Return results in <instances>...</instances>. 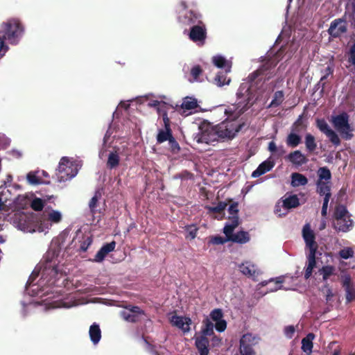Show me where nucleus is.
<instances>
[{"instance_id": "1", "label": "nucleus", "mask_w": 355, "mask_h": 355, "mask_svg": "<svg viewBox=\"0 0 355 355\" xmlns=\"http://www.w3.org/2000/svg\"><path fill=\"white\" fill-rule=\"evenodd\" d=\"M60 252V243L53 240L27 282L26 291L28 294L40 300L30 302L28 306L41 304L45 311H49L69 309L78 304L75 295L69 292L72 284L68 280L61 263Z\"/></svg>"}, {"instance_id": "2", "label": "nucleus", "mask_w": 355, "mask_h": 355, "mask_svg": "<svg viewBox=\"0 0 355 355\" xmlns=\"http://www.w3.org/2000/svg\"><path fill=\"white\" fill-rule=\"evenodd\" d=\"M284 50L280 49L273 58L257 71L250 73L240 85L236 92V103L225 110V121L215 125L218 139H232L241 129L242 125L236 121L255 102L266 103L276 87L274 67L284 58Z\"/></svg>"}, {"instance_id": "3", "label": "nucleus", "mask_w": 355, "mask_h": 355, "mask_svg": "<svg viewBox=\"0 0 355 355\" xmlns=\"http://www.w3.org/2000/svg\"><path fill=\"white\" fill-rule=\"evenodd\" d=\"M302 237L306 248L309 250V252L306 254L307 262L305 266L304 272V278L307 279L311 276L313 270L316 266L315 257L318 245L315 241V234L309 224H306L303 227Z\"/></svg>"}, {"instance_id": "4", "label": "nucleus", "mask_w": 355, "mask_h": 355, "mask_svg": "<svg viewBox=\"0 0 355 355\" xmlns=\"http://www.w3.org/2000/svg\"><path fill=\"white\" fill-rule=\"evenodd\" d=\"M1 28L4 34L3 37L9 44L12 45L17 44L21 40L25 28L19 18H10L3 21L1 25Z\"/></svg>"}, {"instance_id": "5", "label": "nucleus", "mask_w": 355, "mask_h": 355, "mask_svg": "<svg viewBox=\"0 0 355 355\" xmlns=\"http://www.w3.org/2000/svg\"><path fill=\"white\" fill-rule=\"evenodd\" d=\"M80 167L81 164L77 159L73 157H62L57 168L58 181L59 182L70 181L77 175Z\"/></svg>"}, {"instance_id": "6", "label": "nucleus", "mask_w": 355, "mask_h": 355, "mask_svg": "<svg viewBox=\"0 0 355 355\" xmlns=\"http://www.w3.org/2000/svg\"><path fill=\"white\" fill-rule=\"evenodd\" d=\"M137 101L139 103H146L148 107L155 108L162 118L164 114H167L168 109L173 108L171 99L164 95L155 96L153 94H148L137 97Z\"/></svg>"}, {"instance_id": "7", "label": "nucleus", "mask_w": 355, "mask_h": 355, "mask_svg": "<svg viewBox=\"0 0 355 355\" xmlns=\"http://www.w3.org/2000/svg\"><path fill=\"white\" fill-rule=\"evenodd\" d=\"M354 223L347 208L338 205L334 213V227L339 232H347L352 230Z\"/></svg>"}, {"instance_id": "8", "label": "nucleus", "mask_w": 355, "mask_h": 355, "mask_svg": "<svg viewBox=\"0 0 355 355\" xmlns=\"http://www.w3.org/2000/svg\"><path fill=\"white\" fill-rule=\"evenodd\" d=\"M62 219V214L58 210L46 209L44 213L37 218V232L45 234L49 232L53 224H58Z\"/></svg>"}, {"instance_id": "9", "label": "nucleus", "mask_w": 355, "mask_h": 355, "mask_svg": "<svg viewBox=\"0 0 355 355\" xmlns=\"http://www.w3.org/2000/svg\"><path fill=\"white\" fill-rule=\"evenodd\" d=\"M178 20L184 26H192L199 24L201 15L192 10H188V3L185 0H181L177 5Z\"/></svg>"}, {"instance_id": "10", "label": "nucleus", "mask_w": 355, "mask_h": 355, "mask_svg": "<svg viewBox=\"0 0 355 355\" xmlns=\"http://www.w3.org/2000/svg\"><path fill=\"white\" fill-rule=\"evenodd\" d=\"M14 226L19 230L25 233H34L37 232V218L31 214L17 213L13 219Z\"/></svg>"}, {"instance_id": "11", "label": "nucleus", "mask_w": 355, "mask_h": 355, "mask_svg": "<svg viewBox=\"0 0 355 355\" xmlns=\"http://www.w3.org/2000/svg\"><path fill=\"white\" fill-rule=\"evenodd\" d=\"M335 129L346 139H350L353 135V129L349 123V116L347 113L343 112L340 114L332 116L331 120Z\"/></svg>"}, {"instance_id": "12", "label": "nucleus", "mask_w": 355, "mask_h": 355, "mask_svg": "<svg viewBox=\"0 0 355 355\" xmlns=\"http://www.w3.org/2000/svg\"><path fill=\"white\" fill-rule=\"evenodd\" d=\"M318 180L316 182L317 192L320 196L331 197L330 180L331 174L327 167H321L318 171Z\"/></svg>"}, {"instance_id": "13", "label": "nucleus", "mask_w": 355, "mask_h": 355, "mask_svg": "<svg viewBox=\"0 0 355 355\" xmlns=\"http://www.w3.org/2000/svg\"><path fill=\"white\" fill-rule=\"evenodd\" d=\"M260 341V337L257 334L247 333L241 338L239 351L241 355H255L253 347Z\"/></svg>"}, {"instance_id": "14", "label": "nucleus", "mask_w": 355, "mask_h": 355, "mask_svg": "<svg viewBox=\"0 0 355 355\" xmlns=\"http://www.w3.org/2000/svg\"><path fill=\"white\" fill-rule=\"evenodd\" d=\"M189 39L198 45H203L207 37V29L205 25L200 21L199 24L191 26L189 33Z\"/></svg>"}, {"instance_id": "15", "label": "nucleus", "mask_w": 355, "mask_h": 355, "mask_svg": "<svg viewBox=\"0 0 355 355\" xmlns=\"http://www.w3.org/2000/svg\"><path fill=\"white\" fill-rule=\"evenodd\" d=\"M194 140L198 144H211L218 140L216 126H207L205 130H201L194 137Z\"/></svg>"}, {"instance_id": "16", "label": "nucleus", "mask_w": 355, "mask_h": 355, "mask_svg": "<svg viewBox=\"0 0 355 355\" xmlns=\"http://www.w3.org/2000/svg\"><path fill=\"white\" fill-rule=\"evenodd\" d=\"M145 315L143 310L139 306H127L120 312V315L126 322H136L142 319Z\"/></svg>"}, {"instance_id": "17", "label": "nucleus", "mask_w": 355, "mask_h": 355, "mask_svg": "<svg viewBox=\"0 0 355 355\" xmlns=\"http://www.w3.org/2000/svg\"><path fill=\"white\" fill-rule=\"evenodd\" d=\"M291 3L292 0H288ZM321 0H297L299 6L298 15L302 18H309L312 16L313 11L316 9L318 3Z\"/></svg>"}, {"instance_id": "18", "label": "nucleus", "mask_w": 355, "mask_h": 355, "mask_svg": "<svg viewBox=\"0 0 355 355\" xmlns=\"http://www.w3.org/2000/svg\"><path fill=\"white\" fill-rule=\"evenodd\" d=\"M169 321L173 327L181 330L183 334H187L190 331L192 324L191 319L189 317L172 314L169 317Z\"/></svg>"}, {"instance_id": "19", "label": "nucleus", "mask_w": 355, "mask_h": 355, "mask_svg": "<svg viewBox=\"0 0 355 355\" xmlns=\"http://www.w3.org/2000/svg\"><path fill=\"white\" fill-rule=\"evenodd\" d=\"M239 271L245 276L255 280L261 274L258 266L250 261H245L239 265Z\"/></svg>"}, {"instance_id": "20", "label": "nucleus", "mask_w": 355, "mask_h": 355, "mask_svg": "<svg viewBox=\"0 0 355 355\" xmlns=\"http://www.w3.org/2000/svg\"><path fill=\"white\" fill-rule=\"evenodd\" d=\"M347 31V21L345 19L338 18L333 20L328 29V33L333 37H338Z\"/></svg>"}, {"instance_id": "21", "label": "nucleus", "mask_w": 355, "mask_h": 355, "mask_svg": "<svg viewBox=\"0 0 355 355\" xmlns=\"http://www.w3.org/2000/svg\"><path fill=\"white\" fill-rule=\"evenodd\" d=\"M163 122H164V129H160L158 131V134L157 135V143L162 144L164 141H168L171 137H173L171 130L170 128V119L168 117L167 114H163Z\"/></svg>"}, {"instance_id": "22", "label": "nucleus", "mask_w": 355, "mask_h": 355, "mask_svg": "<svg viewBox=\"0 0 355 355\" xmlns=\"http://www.w3.org/2000/svg\"><path fill=\"white\" fill-rule=\"evenodd\" d=\"M210 318L215 322V328L218 332H223L227 328V322L223 319V313L221 309H215L210 313Z\"/></svg>"}, {"instance_id": "23", "label": "nucleus", "mask_w": 355, "mask_h": 355, "mask_svg": "<svg viewBox=\"0 0 355 355\" xmlns=\"http://www.w3.org/2000/svg\"><path fill=\"white\" fill-rule=\"evenodd\" d=\"M124 148L114 147L109 153L107 157V166L110 168L116 167L119 164L120 156L123 155Z\"/></svg>"}, {"instance_id": "24", "label": "nucleus", "mask_w": 355, "mask_h": 355, "mask_svg": "<svg viewBox=\"0 0 355 355\" xmlns=\"http://www.w3.org/2000/svg\"><path fill=\"white\" fill-rule=\"evenodd\" d=\"M275 166V162L272 157L268 158L266 160L261 163L259 166L252 173V178H259V176L270 171Z\"/></svg>"}, {"instance_id": "25", "label": "nucleus", "mask_w": 355, "mask_h": 355, "mask_svg": "<svg viewBox=\"0 0 355 355\" xmlns=\"http://www.w3.org/2000/svg\"><path fill=\"white\" fill-rule=\"evenodd\" d=\"M212 62L218 68L224 69L226 73L231 72L232 62L230 60H227L221 55H216L212 57Z\"/></svg>"}, {"instance_id": "26", "label": "nucleus", "mask_w": 355, "mask_h": 355, "mask_svg": "<svg viewBox=\"0 0 355 355\" xmlns=\"http://www.w3.org/2000/svg\"><path fill=\"white\" fill-rule=\"evenodd\" d=\"M102 202V191L98 190L95 192L94 196L91 198L89 202V207L90 211L95 214L101 211Z\"/></svg>"}, {"instance_id": "27", "label": "nucleus", "mask_w": 355, "mask_h": 355, "mask_svg": "<svg viewBox=\"0 0 355 355\" xmlns=\"http://www.w3.org/2000/svg\"><path fill=\"white\" fill-rule=\"evenodd\" d=\"M115 246L116 243L114 241H112L109 243L104 245L97 252L93 261L98 263L103 261L105 257L107 256V254L114 250Z\"/></svg>"}, {"instance_id": "28", "label": "nucleus", "mask_w": 355, "mask_h": 355, "mask_svg": "<svg viewBox=\"0 0 355 355\" xmlns=\"http://www.w3.org/2000/svg\"><path fill=\"white\" fill-rule=\"evenodd\" d=\"M198 106L197 100L191 96H186L183 98L181 105V110H182V114L188 115L187 112L191 113L193 110H195Z\"/></svg>"}, {"instance_id": "29", "label": "nucleus", "mask_w": 355, "mask_h": 355, "mask_svg": "<svg viewBox=\"0 0 355 355\" xmlns=\"http://www.w3.org/2000/svg\"><path fill=\"white\" fill-rule=\"evenodd\" d=\"M288 160L295 166H301L307 162L306 156L300 150H295L287 156Z\"/></svg>"}, {"instance_id": "30", "label": "nucleus", "mask_w": 355, "mask_h": 355, "mask_svg": "<svg viewBox=\"0 0 355 355\" xmlns=\"http://www.w3.org/2000/svg\"><path fill=\"white\" fill-rule=\"evenodd\" d=\"M300 205V200L297 195L286 194L282 198V207L287 210Z\"/></svg>"}, {"instance_id": "31", "label": "nucleus", "mask_w": 355, "mask_h": 355, "mask_svg": "<svg viewBox=\"0 0 355 355\" xmlns=\"http://www.w3.org/2000/svg\"><path fill=\"white\" fill-rule=\"evenodd\" d=\"M318 273L322 276V280L327 282L332 277L336 275V268L334 266L327 265L319 269Z\"/></svg>"}, {"instance_id": "32", "label": "nucleus", "mask_w": 355, "mask_h": 355, "mask_svg": "<svg viewBox=\"0 0 355 355\" xmlns=\"http://www.w3.org/2000/svg\"><path fill=\"white\" fill-rule=\"evenodd\" d=\"M315 339V335L313 333L308 334L306 337L302 340V350L306 354H311L313 352V340Z\"/></svg>"}, {"instance_id": "33", "label": "nucleus", "mask_w": 355, "mask_h": 355, "mask_svg": "<svg viewBox=\"0 0 355 355\" xmlns=\"http://www.w3.org/2000/svg\"><path fill=\"white\" fill-rule=\"evenodd\" d=\"M89 334L92 343L94 345L98 344L101 338V331L99 325L95 322L93 323L89 327Z\"/></svg>"}, {"instance_id": "34", "label": "nucleus", "mask_w": 355, "mask_h": 355, "mask_svg": "<svg viewBox=\"0 0 355 355\" xmlns=\"http://www.w3.org/2000/svg\"><path fill=\"white\" fill-rule=\"evenodd\" d=\"M229 239L230 241L244 244L250 241V236L247 232L241 231L235 234L232 233L230 234Z\"/></svg>"}, {"instance_id": "35", "label": "nucleus", "mask_w": 355, "mask_h": 355, "mask_svg": "<svg viewBox=\"0 0 355 355\" xmlns=\"http://www.w3.org/2000/svg\"><path fill=\"white\" fill-rule=\"evenodd\" d=\"M196 347L198 349V353L204 354L209 353V349L208 348L209 341L208 339L205 336H199L195 338Z\"/></svg>"}, {"instance_id": "36", "label": "nucleus", "mask_w": 355, "mask_h": 355, "mask_svg": "<svg viewBox=\"0 0 355 355\" xmlns=\"http://www.w3.org/2000/svg\"><path fill=\"white\" fill-rule=\"evenodd\" d=\"M239 216H230L229 221L225 224L223 228V232L225 236H229L232 233H233L235 228L239 225Z\"/></svg>"}, {"instance_id": "37", "label": "nucleus", "mask_w": 355, "mask_h": 355, "mask_svg": "<svg viewBox=\"0 0 355 355\" xmlns=\"http://www.w3.org/2000/svg\"><path fill=\"white\" fill-rule=\"evenodd\" d=\"M225 72H218L214 78L213 83L218 87H222L229 85L231 83V78L227 77Z\"/></svg>"}, {"instance_id": "38", "label": "nucleus", "mask_w": 355, "mask_h": 355, "mask_svg": "<svg viewBox=\"0 0 355 355\" xmlns=\"http://www.w3.org/2000/svg\"><path fill=\"white\" fill-rule=\"evenodd\" d=\"M307 178L302 174L299 173H293L291 174V186L293 187H297L300 186H304L307 184Z\"/></svg>"}, {"instance_id": "39", "label": "nucleus", "mask_w": 355, "mask_h": 355, "mask_svg": "<svg viewBox=\"0 0 355 355\" xmlns=\"http://www.w3.org/2000/svg\"><path fill=\"white\" fill-rule=\"evenodd\" d=\"M26 178L28 183L32 185L46 184L49 182L41 178L40 173H38V171L28 173Z\"/></svg>"}, {"instance_id": "40", "label": "nucleus", "mask_w": 355, "mask_h": 355, "mask_svg": "<svg viewBox=\"0 0 355 355\" xmlns=\"http://www.w3.org/2000/svg\"><path fill=\"white\" fill-rule=\"evenodd\" d=\"M284 100V94L282 91L275 92L271 102L266 106V108H272L279 106Z\"/></svg>"}, {"instance_id": "41", "label": "nucleus", "mask_w": 355, "mask_h": 355, "mask_svg": "<svg viewBox=\"0 0 355 355\" xmlns=\"http://www.w3.org/2000/svg\"><path fill=\"white\" fill-rule=\"evenodd\" d=\"M302 141L301 137L296 132H291L286 137V143L288 146L297 147Z\"/></svg>"}, {"instance_id": "42", "label": "nucleus", "mask_w": 355, "mask_h": 355, "mask_svg": "<svg viewBox=\"0 0 355 355\" xmlns=\"http://www.w3.org/2000/svg\"><path fill=\"white\" fill-rule=\"evenodd\" d=\"M274 281V279L271 278L268 281H263L261 283H259L257 286L259 288L261 287L266 286L269 282H271ZM275 283L277 286L275 288H271L269 289L268 292H275L282 288L281 284L284 282V277H278L275 279Z\"/></svg>"}, {"instance_id": "43", "label": "nucleus", "mask_w": 355, "mask_h": 355, "mask_svg": "<svg viewBox=\"0 0 355 355\" xmlns=\"http://www.w3.org/2000/svg\"><path fill=\"white\" fill-rule=\"evenodd\" d=\"M203 324H204V327L202 329V336L206 337L207 336L213 335L214 334V328L215 326L211 322V321L209 318H207L204 320Z\"/></svg>"}, {"instance_id": "44", "label": "nucleus", "mask_w": 355, "mask_h": 355, "mask_svg": "<svg viewBox=\"0 0 355 355\" xmlns=\"http://www.w3.org/2000/svg\"><path fill=\"white\" fill-rule=\"evenodd\" d=\"M305 146L308 151L313 152L315 150L317 144L315 137L310 133L305 135Z\"/></svg>"}, {"instance_id": "45", "label": "nucleus", "mask_w": 355, "mask_h": 355, "mask_svg": "<svg viewBox=\"0 0 355 355\" xmlns=\"http://www.w3.org/2000/svg\"><path fill=\"white\" fill-rule=\"evenodd\" d=\"M31 207L35 211H40L44 207L45 201L40 198H34L31 202Z\"/></svg>"}, {"instance_id": "46", "label": "nucleus", "mask_w": 355, "mask_h": 355, "mask_svg": "<svg viewBox=\"0 0 355 355\" xmlns=\"http://www.w3.org/2000/svg\"><path fill=\"white\" fill-rule=\"evenodd\" d=\"M354 250L350 247L344 248L339 251V256L344 259H347L354 257Z\"/></svg>"}, {"instance_id": "47", "label": "nucleus", "mask_w": 355, "mask_h": 355, "mask_svg": "<svg viewBox=\"0 0 355 355\" xmlns=\"http://www.w3.org/2000/svg\"><path fill=\"white\" fill-rule=\"evenodd\" d=\"M325 135L334 146H338L340 144V140L338 135L333 130L325 134Z\"/></svg>"}, {"instance_id": "48", "label": "nucleus", "mask_w": 355, "mask_h": 355, "mask_svg": "<svg viewBox=\"0 0 355 355\" xmlns=\"http://www.w3.org/2000/svg\"><path fill=\"white\" fill-rule=\"evenodd\" d=\"M13 202L19 207H23L28 203V200L24 195H17L14 196Z\"/></svg>"}, {"instance_id": "49", "label": "nucleus", "mask_w": 355, "mask_h": 355, "mask_svg": "<svg viewBox=\"0 0 355 355\" xmlns=\"http://www.w3.org/2000/svg\"><path fill=\"white\" fill-rule=\"evenodd\" d=\"M317 127L324 135L332 130L324 119L317 120Z\"/></svg>"}, {"instance_id": "50", "label": "nucleus", "mask_w": 355, "mask_h": 355, "mask_svg": "<svg viewBox=\"0 0 355 355\" xmlns=\"http://www.w3.org/2000/svg\"><path fill=\"white\" fill-rule=\"evenodd\" d=\"M202 73V70L199 66H195L192 67L191 70V75L192 76L191 82H199L200 81L199 76Z\"/></svg>"}, {"instance_id": "51", "label": "nucleus", "mask_w": 355, "mask_h": 355, "mask_svg": "<svg viewBox=\"0 0 355 355\" xmlns=\"http://www.w3.org/2000/svg\"><path fill=\"white\" fill-rule=\"evenodd\" d=\"M227 204L225 202H220L216 206L208 207L207 209L209 212L221 213L225 210Z\"/></svg>"}, {"instance_id": "52", "label": "nucleus", "mask_w": 355, "mask_h": 355, "mask_svg": "<svg viewBox=\"0 0 355 355\" xmlns=\"http://www.w3.org/2000/svg\"><path fill=\"white\" fill-rule=\"evenodd\" d=\"M227 241H230L229 236H225V238L220 236H213L210 240V243H211L214 245L224 244Z\"/></svg>"}, {"instance_id": "53", "label": "nucleus", "mask_w": 355, "mask_h": 355, "mask_svg": "<svg viewBox=\"0 0 355 355\" xmlns=\"http://www.w3.org/2000/svg\"><path fill=\"white\" fill-rule=\"evenodd\" d=\"M8 49L9 47L5 42V39L0 35V60L6 54Z\"/></svg>"}, {"instance_id": "54", "label": "nucleus", "mask_w": 355, "mask_h": 355, "mask_svg": "<svg viewBox=\"0 0 355 355\" xmlns=\"http://www.w3.org/2000/svg\"><path fill=\"white\" fill-rule=\"evenodd\" d=\"M296 328L293 325H288L284 328V336L288 339H291L293 337Z\"/></svg>"}, {"instance_id": "55", "label": "nucleus", "mask_w": 355, "mask_h": 355, "mask_svg": "<svg viewBox=\"0 0 355 355\" xmlns=\"http://www.w3.org/2000/svg\"><path fill=\"white\" fill-rule=\"evenodd\" d=\"M187 238H189L191 239H193L196 238L198 229L194 225L188 226L187 227Z\"/></svg>"}, {"instance_id": "56", "label": "nucleus", "mask_w": 355, "mask_h": 355, "mask_svg": "<svg viewBox=\"0 0 355 355\" xmlns=\"http://www.w3.org/2000/svg\"><path fill=\"white\" fill-rule=\"evenodd\" d=\"M10 140L4 134H0V150L5 149L9 146Z\"/></svg>"}, {"instance_id": "57", "label": "nucleus", "mask_w": 355, "mask_h": 355, "mask_svg": "<svg viewBox=\"0 0 355 355\" xmlns=\"http://www.w3.org/2000/svg\"><path fill=\"white\" fill-rule=\"evenodd\" d=\"M346 292V300L347 302H350L355 300V290L352 287L345 289Z\"/></svg>"}, {"instance_id": "58", "label": "nucleus", "mask_w": 355, "mask_h": 355, "mask_svg": "<svg viewBox=\"0 0 355 355\" xmlns=\"http://www.w3.org/2000/svg\"><path fill=\"white\" fill-rule=\"evenodd\" d=\"M92 243V239L91 237H89V236L85 237L80 244L81 250L84 251V252L86 251Z\"/></svg>"}, {"instance_id": "59", "label": "nucleus", "mask_w": 355, "mask_h": 355, "mask_svg": "<svg viewBox=\"0 0 355 355\" xmlns=\"http://www.w3.org/2000/svg\"><path fill=\"white\" fill-rule=\"evenodd\" d=\"M144 343L146 345V349L152 353L154 355H161L160 353L163 354L162 352L158 351L154 346H153L151 344H150L148 341L146 340H144Z\"/></svg>"}, {"instance_id": "60", "label": "nucleus", "mask_w": 355, "mask_h": 355, "mask_svg": "<svg viewBox=\"0 0 355 355\" xmlns=\"http://www.w3.org/2000/svg\"><path fill=\"white\" fill-rule=\"evenodd\" d=\"M333 73V69L330 66H328L325 70H324V74L320 78V83H322V87H324V80L327 79V78L331 75Z\"/></svg>"}, {"instance_id": "61", "label": "nucleus", "mask_w": 355, "mask_h": 355, "mask_svg": "<svg viewBox=\"0 0 355 355\" xmlns=\"http://www.w3.org/2000/svg\"><path fill=\"white\" fill-rule=\"evenodd\" d=\"M342 279H343V286L344 287V288H350V287H352V284H351V277L349 275H343L342 276Z\"/></svg>"}, {"instance_id": "62", "label": "nucleus", "mask_w": 355, "mask_h": 355, "mask_svg": "<svg viewBox=\"0 0 355 355\" xmlns=\"http://www.w3.org/2000/svg\"><path fill=\"white\" fill-rule=\"evenodd\" d=\"M169 146L171 150L173 152H178L180 150V146L178 143L175 141L173 137H171V139L168 141Z\"/></svg>"}, {"instance_id": "63", "label": "nucleus", "mask_w": 355, "mask_h": 355, "mask_svg": "<svg viewBox=\"0 0 355 355\" xmlns=\"http://www.w3.org/2000/svg\"><path fill=\"white\" fill-rule=\"evenodd\" d=\"M228 211L230 216H238V205L236 203L230 205L228 208Z\"/></svg>"}, {"instance_id": "64", "label": "nucleus", "mask_w": 355, "mask_h": 355, "mask_svg": "<svg viewBox=\"0 0 355 355\" xmlns=\"http://www.w3.org/2000/svg\"><path fill=\"white\" fill-rule=\"evenodd\" d=\"M349 62L355 65V43L351 46L349 53Z\"/></svg>"}]
</instances>
